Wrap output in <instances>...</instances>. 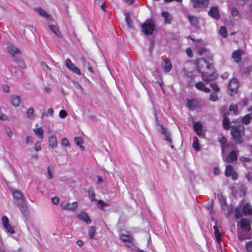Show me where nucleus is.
<instances>
[{"instance_id":"nucleus-29","label":"nucleus","mask_w":252,"mask_h":252,"mask_svg":"<svg viewBox=\"0 0 252 252\" xmlns=\"http://www.w3.org/2000/svg\"><path fill=\"white\" fill-rule=\"evenodd\" d=\"M229 123H230V122H229V118L227 117H225V118L223 117V119L222 121V125L223 126V128L225 129L228 130L229 129V128H230Z\"/></svg>"},{"instance_id":"nucleus-23","label":"nucleus","mask_w":252,"mask_h":252,"mask_svg":"<svg viewBox=\"0 0 252 252\" xmlns=\"http://www.w3.org/2000/svg\"><path fill=\"white\" fill-rule=\"evenodd\" d=\"M14 198L18 200V202H24L25 201L22 193L19 190H15L13 192Z\"/></svg>"},{"instance_id":"nucleus-61","label":"nucleus","mask_w":252,"mask_h":252,"mask_svg":"<svg viewBox=\"0 0 252 252\" xmlns=\"http://www.w3.org/2000/svg\"><path fill=\"white\" fill-rule=\"evenodd\" d=\"M97 201L99 205H101V206H102V207H101V210H103V206H104V205H105L106 204V203H105L103 201H102V200H97Z\"/></svg>"},{"instance_id":"nucleus-42","label":"nucleus","mask_w":252,"mask_h":252,"mask_svg":"<svg viewBox=\"0 0 252 252\" xmlns=\"http://www.w3.org/2000/svg\"><path fill=\"white\" fill-rule=\"evenodd\" d=\"M1 220L2 221V224H3V226L4 227L9 225V220L7 217H6L5 216H2V217L1 218Z\"/></svg>"},{"instance_id":"nucleus-58","label":"nucleus","mask_w":252,"mask_h":252,"mask_svg":"<svg viewBox=\"0 0 252 252\" xmlns=\"http://www.w3.org/2000/svg\"><path fill=\"white\" fill-rule=\"evenodd\" d=\"M41 149L40 142L37 141L35 145V150L36 151H39Z\"/></svg>"},{"instance_id":"nucleus-34","label":"nucleus","mask_w":252,"mask_h":252,"mask_svg":"<svg viewBox=\"0 0 252 252\" xmlns=\"http://www.w3.org/2000/svg\"><path fill=\"white\" fill-rule=\"evenodd\" d=\"M192 147L197 151L200 150V147L198 143V139L197 137H194Z\"/></svg>"},{"instance_id":"nucleus-41","label":"nucleus","mask_w":252,"mask_h":252,"mask_svg":"<svg viewBox=\"0 0 252 252\" xmlns=\"http://www.w3.org/2000/svg\"><path fill=\"white\" fill-rule=\"evenodd\" d=\"M238 239L241 241H243L246 239L250 238L249 237H248V235L240 232L238 233Z\"/></svg>"},{"instance_id":"nucleus-31","label":"nucleus","mask_w":252,"mask_h":252,"mask_svg":"<svg viewBox=\"0 0 252 252\" xmlns=\"http://www.w3.org/2000/svg\"><path fill=\"white\" fill-rule=\"evenodd\" d=\"M95 227L94 226H91L88 231L89 237L91 239H94L95 233Z\"/></svg>"},{"instance_id":"nucleus-43","label":"nucleus","mask_w":252,"mask_h":252,"mask_svg":"<svg viewBox=\"0 0 252 252\" xmlns=\"http://www.w3.org/2000/svg\"><path fill=\"white\" fill-rule=\"evenodd\" d=\"M202 127V124L199 122L195 123L193 126V128L195 131L201 130Z\"/></svg>"},{"instance_id":"nucleus-4","label":"nucleus","mask_w":252,"mask_h":252,"mask_svg":"<svg viewBox=\"0 0 252 252\" xmlns=\"http://www.w3.org/2000/svg\"><path fill=\"white\" fill-rule=\"evenodd\" d=\"M210 0H191L192 6L198 11L205 10L209 5Z\"/></svg>"},{"instance_id":"nucleus-2","label":"nucleus","mask_w":252,"mask_h":252,"mask_svg":"<svg viewBox=\"0 0 252 252\" xmlns=\"http://www.w3.org/2000/svg\"><path fill=\"white\" fill-rule=\"evenodd\" d=\"M143 32L147 35H151L155 30V25L151 19H147L141 26Z\"/></svg>"},{"instance_id":"nucleus-11","label":"nucleus","mask_w":252,"mask_h":252,"mask_svg":"<svg viewBox=\"0 0 252 252\" xmlns=\"http://www.w3.org/2000/svg\"><path fill=\"white\" fill-rule=\"evenodd\" d=\"M34 10L37 12L41 16L46 18V19L50 21H53L52 17L48 14L41 7H37L34 8Z\"/></svg>"},{"instance_id":"nucleus-33","label":"nucleus","mask_w":252,"mask_h":252,"mask_svg":"<svg viewBox=\"0 0 252 252\" xmlns=\"http://www.w3.org/2000/svg\"><path fill=\"white\" fill-rule=\"evenodd\" d=\"M252 119V117L250 115L248 114L242 118L241 120L243 123L244 124L247 125L250 123L251 120Z\"/></svg>"},{"instance_id":"nucleus-22","label":"nucleus","mask_w":252,"mask_h":252,"mask_svg":"<svg viewBox=\"0 0 252 252\" xmlns=\"http://www.w3.org/2000/svg\"><path fill=\"white\" fill-rule=\"evenodd\" d=\"M165 64L163 65V69L165 72H169L172 68V63L170 60L166 58L164 60Z\"/></svg>"},{"instance_id":"nucleus-18","label":"nucleus","mask_w":252,"mask_h":252,"mask_svg":"<svg viewBox=\"0 0 252 252\" xmlns=\"http://www.w3.org/2000/svg\"><path fill=\"white\" fill-rule=\"evenodd\" d=\"M237 160V154L235 151H231L225 159L227 162H232Z\"/></svg>"},{"instance_id":"nucleus-14","label":"nucleus","mask_w":252,"mask_h":252,"mask_svg":"<svg viewBox=\"0 0 252 252\" xmlns=\"http://www.w3.org/2000/svg\"><path fill=\"white\" fill-rule=\"evenodd\" d=\"M77 217L80 219L81 220L85 222L87 224H90L92 223L91 219L85 212H81L77 215Z\"/></svg>"},{"instance_id":"nucleus-6","label":"nucleus","mask_w":252,"mask_h":252,"mask_svg":"<svg viewBox=\"0 0 252 252\" xmlns=\"http://www.w3.org/2000/svg\"><path fill=\"white\" fill-rule=\"evenodd\" d=\"M238 87L239 83L238 80L235 78L231 79L227 86L229 94L231 96L236 94Z\"/></svg>"},{"instance_id":"nucleus-24","label":"nucleus","mask_w":252,"mask_h":252,"mask_svg":"<svg viewBox=\"0 0 252 252\" xmlns=\"http://www.w3.org/2000/svg\"><path fill=\"white\" fill-rule=\"evenodd\" d=\"M195 87L198 89V90H200L202 91H203L205 93H209L210 91V89L208 88H207L205 86L204 83L202 82H199L195 84Z\"/></svg>"},{"instance_id":"nucleus-39","label":"nucleus","mask_w":252,"mask_h":252,"mask_svg":"<svg viewBox=\"0 0 252 252\" xmlns=\"http://www.w3.org/2000/svg\"><path fill=\"white\" fill-rule=\"evenodd\" d=\"M34 109L32 107L30 108L27 111V116L30 119H32L33 117L32 116L34 113Z\"/></svg>"},{"instance_id":"nucleus-25","label":"nucleus","mask_w":252,"mask_h":252,"mask_svg":"<svg viewBox=\"0 0 252 252\" xmlns=\"http://www.w3.org/2000/svg\"><path fill=\"white\" fill-rule=\"evenodd\" d=\"M49 144L52 148H54L57 146V140L54 135H51L49 137Z\"/></svg>"},{"instance_id":"nucleus-26","label":"nucleus","mask_w":252,"mask_h":252,"mask_svg":"<svg viewBox=\"0 0 252 252\" xmlns=\"http://www.w3.org/2000/svg\"><path fill=\"white\" fill-rule=\"evenodd\" d=\"M20 101V97L18 95H13L11 97V104L15 107L19 105Z\"/></svg>"},{"instance_id":"nucleus-27","label":"nucleus","mask_w":252,"mask_h":252,"mask_svg":"<svg viewBox=\"0 0 252 252\" xmlns=\"http://www.w3.org/2000/svg\"><path fill=\"white\" fill-rule=\"evenodd\" d=\"M33 131L36 135L41 140H42L43 139L44 132L42 128L40 127L37 128H35L34 129Z\"/></svg>"},{"instance_id":"nucleus-21","label":"nucleus","mask_w":252,"mask_h":252,"mask_svg":"<svg viewBox=\"0 0 252 252\" xmlns=\"http://www.w3.org/2000/svg\"><path fill=\"white\" fill-rule=\"evenodd\" d=\"M243 213L245 216L252 215V207L249 203H246L242 208Z\"/></svg>"},{"instance_id":"nucleus-55","label":"nucleus","mask_w":252,"mask_h":252,"mask_svg":"<svg viewBox=\"0 0 252 252\" xmlns=\"http://www.w3.org/2000/svg\"><path fill=\"white\" fill-rule=\"evenodd\" d=\"M4 228H5L7 229V231L11 234H14L15 233V230L11 227L10 224Z\"/></svg>"},{"instance_id":"nucleus-19","label":"nucleus","mask_w":252,"mask_h":252,"mask_svg":"<svg viewBox=\"0 0 252 252\" xmlns=\"http://www.w3.org/2000/svg\"><path fill=\"white\" fill-rule=\"evenodd\" d=\"M49 29L52 31V32L58 37L62 38L63 37L62 33L60 31L59 28L54 25H49L48 26Z\"/></svg>"},{"instance_id":"nucleus-46","label":"nucleus","mask_w":252,"mask_h":252,"mask_svg":"<svg viewBox=\"0 0 252 252\" xmlns=\"http://www.w3.org/2000/svg\"><path fill=\"white\" fill-rule=\"evenodd\" d=\"M188 106L190 109H194L195 108L194 101L192 100H189L188 102Z\"/></svg>"},{"instance_id":"nucleus-49","label":"nucleus","mask_w":252,"mask_h":252,"mask_svg":"<svg viewBox=\"0 0 252 252\" xmlns=\"http://www.w3.org/2000/svg\"><path fill=\"white\" fill-rule=\"evenodd\" d=\"M47 173H48V176H47L48 179H51L53 178V176L51 170V167L50 166H48L47 167Z\"/></svg>"},{"instance_id":"nucleus-52","label":"nucleus","mask_w":252,"mask_h":252,"mask_svg":"<svg viewBox=\"0 0 252 252\" xmlns=\"http://www.w3.org/2000/svg\"><path fill=\"white\" fill-rule=\"evenodd\" d=\"M207 52V49L204 47H200L198 49V52L200 55H202Z\"/></svg>"},{"instance_id":"nucleus-62","label":"nucleus","mask_w":252,"mask_h":252,"mask_svg":"<svg viewBox=\"0 0 252 252\" xmlns=\"http://www.w3.org/2000/svg\"><path fill=\"white\" fill-rule=\"evenodd\" d=\"M3 90L6 93H8L10 90L9 87L8 85H4L3 86Z\"/></svg>"},{"instance_id":"nucleus-13","label":"nucleus","mask_w":252,"mask_h":252,"mask_svg":"<svg viewBox=\"0 0 252 252\" xmlns=\"http://www.w3.org/2000/svg\"><path fill=\"white\" fill-rule=\"evenodd\" d=\"M241 228L245 231H249L251 229L250 220L247 219H242L240 222Z\"/></svg>"},{"instance_id":"nucleus-37","label":"nucleus","mask_w":252,"mask_h":252,"mask_svg":"<svg viewBox=\"0 0 252 252\" xmlns=\"http://www.w3.org/2000/svg\"><path fill=\"white\" fill-rule=\"evenodd\" d=\"M235 218L236 219L240 218L242 216L241 208H237L234 210Z\"/></svg>"},{"instance_id":"nucleus-47","label":"nucleus","mask_w":252,"mask_h":252,"mask_svg":"<svg viewBox=\"0 0 252 252\" xmlns=\"http://www.w3.org/2000/svg\"><path fill=\"white\" fill-rule=\"evenodd\" d=\"M74 141L75 144L78 146L82 144V143H83V140L82 138L80 137H75Z\"/></svg>"},{"instance_id":"nucleus-28","label":"nucleus","mask_w":252,"mask_h":252,"mask_svg":"<svg viewBox=\"0 0 252 252\" xmlns=\"http://www.w3.org/2000/svg\"><path fill=\"white\" fill-rule=\"evenodd\" d=\"M126 16V21L127 26L129 28H133V22L131 19L130 18V14L129 12H126L125 13Z\"/></svg>"},{"instance_id":"nucleus-17","label":"nucleus","mask_w":252,"mask_h":252,"mask_svg":"<svg viewBox=\"0 0 252 252\" xmlns=\"http://www.w3.org/2000/svg\"><path fill=\"white\" fill-rule=\"evenodd\" d=\"M8 51L14 58L15 56H19L20 54L19 49L13 45H10L8 47Z\"/></svg>"},{"instance_id":"nucleus-38","label":"nucleus","mask_w":252,"mask_h":252,"mask_svg":"<svg viewBox=\"0 0 252 252\" xmlns=\"http://www.w3.org/2000/svg\"><path fill=\"white\" fill-rule=\"evenodd\" d=\"M220 33L221 35H222L223 37H226L227 36V31L225 27L222 26L220 27Z\"/></svg>"},{"instance_id":"nucleus-7","label":"nucleus","mask_w":252,"mask_h":252,"mask_svg":"<svg viewBox=\"0 0 252 252\" xmlns=\"http://www.w3.org/2000/svg\"><path fill=\"white\" fill-rule=\"evenodd\" d=\"M225 175L227 177H231L232 179L235 180L238 178V175L234 168L231 165H227L226 167Z\"/></svg>"},{"instance_id":"nucleus-8","label":"nucleus","mask_w":252,"mask_h":252,"mask_svg":"<svg viewBox=\"0 0 252 252\" xmlns=\"http://www.w3.org/2000/svg\"><path fill=\"white\" fill-rule=\"evenodd\" d=\"M65 65L66 67L70 70L73 72L80 75L81 74V72L79 68L76 67L70 61V59H67L65 61Z\"/></svg>"},{"instance_id":"nucleus-20","label":"nucleus","mask_w":252,"mask_h":252,"mask_svg":"<svg viewBox=\"0 0 252 252\" xmlns=\"http://www.w3.org/2000/svg\"><path fill=\"white\" fill-rule=\"evenodd\" d=\"M13 61L14 62H15L16 63L18 64L20 67L22 68H25L26 67V64L24 60L21 58L20 55L15 56L14 59Z\"/></svg>"},{"instance_id":"nucleus-50","label":"nucleus","mask_w":252,"mask_h":252,"mask_svg":"<svg viewBox=\"0 0 252 252\" xmlns=\"http://www.w3.org/2000/svg\"><path fill=\"white\" fill-rule=\"evenodd\" d=\"M41 67L42 68V69L45 71H47L48 70H50V68L49 67V66L47 65V64L44 63V62H42L41 63Z\"/></svg>"},{"instance_id":"nucleus-44","label":"nucleus","mask_w":252,"mask_h":252,"mask_svg":"<svg viewBox=\"0 0 252 252\" xmlns=\"http://www.w3.org/2000/svg\"><path fill=\"white\" fill-rule=\"evenodd\" d=\"M246 249L247 252H252V241H249L246 243Z\"/></svg>"},{"instance_id":"nucleus-30","label":"nucleus","mask_w":252,"mask_h":252,"mask_svg":"<svg viewBox=\"0 0 252 252\" xmlns=\"http://www.w3.org/2000/svg\"><path fill=\"white\" fill-rule=\"evenodd\" d=\"M162 15L165 19V22L166 24H170L171 22V18L170 17L169 13L166 11L162 12Z\"/></svg>"},{"instance_id":"nucleus-59","label":"nucleus","mask_w":252,"mask_h":252,"mask_svg":"<svg viewBox=\"0 0 252 252\" xmlns=\"http://www.w3.org/2000/svg\"><path fill=\"white\" fill-rule=\"evenodd\" d=\"M0 119L1 120H3V121L7 120V117L0 111Z\"/></svg>"},{"instance_id":"nucleus-51","label":"nucleus","mask_w":252,"mask_h":252,"mask_svg":"<svg viewBox=\"0 0 252 252\" xmlns=\"http://www.w3.org/2000/svg\"><path fill=\"white\" fill-rule=\"evenodd\" d=\"M211 87L212 88V89L213 90H214L215 91H216V92L220 91V88L217 84H216V83L211 84Z\"/></svg>"},{"instance_id":"nucleus-32","label":"nucleus","mask_w":252,"mask_h":252,"mask_svg":"<svg viewBox=\"0 0 252 252\" xmlns=\"http://www.w3.org/2000/svg\"><path fill=\"white\" fill-rule=\"evenodd\" d=\"M18 206L20 207L21 211L22 213L25 214L27 211V206L26 205L25 203V201L24 202H18Z\"/></svg>"},{"instance_id":"nucleus-15","label":"nucleus","mask_w":252,"mask_h":252,"mask_svg":"<svg viewBox=\"0 0 252 252\" xmlns=\"http://www.w3.org/2000/svg\"><path fill=\"white\" fill-rule=\"evenodd\" d=\"M120 239L124 242H127L126 246L131 247L133 243V238L130 235L122 234L120 236Z\"/></svg>"},{"instance_id":"nucleus-40","label":"nucleus","mask_w":252,"mask_h":252,"mask_svg":"<svg viewBox=\"0 0 252 252\" xmlns=\"http://www.w3.org/2000/svg\"><path fill=\"white\" fill-rule=\"evenodd\" d=\"M209 99L212 101H216L218 99V94L216 93H212L209 96Z\"/></svg>"},{"instance_id":"nucleus-48","label":"nucleus","mask_w":252,"mask_h":252,"mask_svg":"<svg viewBox=\"0 0 252 252\" xmlns=\"http://www.w3.org/2000/svg\"><path fill=\"white\" fill-rule=\"evenodd\" d=\"M67 113L66 111L64 110H62L59 112V116L62 119L65 118L67 116Z\"/></svg>"},{"instance_id":"nucleus-45","label":"nucleus","mask_w":252,"mask_h":252,"mask_svg":"<svg viewBox=\"0 0 252 252\" xmlns=\"http://www.w3.org/2000/svg\"><path fill=\"white\" fill-rule=\"evenodd\" d=\"M231 13L233 16H237L239 15V12L236 7H233L231 10Z\"/></svg>"},{"instance_id":"nucleus-56","label":"nucleus","mask_w":252,"mask_h":252,"mask_svg":"<svg viewBox=\"0 0 252 252\" xmlns=\"http://www.w3.org/2000/svg\"><path fill=\"white\" fill-rule=\"evenodd\" d=\"M214 229L215 230V236H220L221 235L220 232V231L219 230V228H218V227H217V225H215L214 226Z\"/></svg>"},{"instance_id":"nucleus-12","label":"nucleus","mask_w":252,"mask_h":252,"mask_svg":"<svg viewBox=\"0 0 252 252\" xmlns=\"http://www.w3.org/2000/svg\"><path fill=\"white\" fill-rule=\"evenodd\" d=\"M187 17L189 21L190 24L196 29H199V18L196 16L188 15Z\"/></svg>"},{"instance_id":"nucleus-16","label":"nucleus","mask_w":252,"mask_h":252,"mask_svg":"<svg viewBox=\"0 0 252 252\" xmlns=\"http://www.w3.org/2000/svg\"><path fill=\"white\" fill-rule=\"evenodd\" d=\"M244 53V51L241 50H237L234 52L232 54V57L236 62L239 63L241 60V56Z\"/></svg>"},{"instance_id":"nucleus-60","label":"nucleus","mask_w":252,"mask_h":252,"mask_svg":"<svg viewBox=\"0 0 252 252\" xmlns=\"http://www.w3.org/2000/svg\"><path fill=\"white\" fill-rule=\"evenodd\" d=\"M240 160H241L243 162H248L251 161V159L250 158H248L246 157H242L240 158Z\"/></svg>"},{"instance_id":"nucleus-64","label":"nucleus","mask_w":252,"mask_h":252,"mask_svg":"<svg viewBox=\"0 0 252 252\" xmlns=\"http://www.w3.org/2000/svg\"><path fill=\"white\" fill-rule=\"evenodd\" d=\"M246 178L249 181H251L252 180V173L250 172L247 174Z\"/></svg>"},{"instance_id":"nucleus-3","label":"nucleus","mask_w":252,"mask_h":252,"mask_svg":"<svg viewBox=\"0 0 252 252\" xmlns=\"http://www.w3.org/2000/svg\"><path fill=\"white\" fill-rule=\"evenodd\" d=\"M231 133L236 143L241 144L243 143V140L242 137V133H244V130H241L237 126H232Z\"/></svg>"},{"instance_id":"nucleus-35","label":"nucleus","mask_w":252,"mask_h":252,"mask_svg":"<svg viewBox=\"0 0 252 252\" xmlns=\"http://www.w3.org/2000/svg\"><path fill=\"white\" fill-rule=\"evenodd\" d=\"M229 110L230 111H233L235 115H237L239 114L238 107L236 105L232 104L230 106Z\"/></svg>"},{"instance_id":"nucleus-57","label":"nucleus","mask_w":252,"mask_h":252,"mask_svg":"<svg viewBox=\"0 0 252 252\" xmlns=\"http://www.w3.org/2000/svg\"><path fill=\"white\" fill-rule=\"evenodd\" d=\"M186 53L189 57L191 58L193 57L192 51L190 48H187L186 49Z\"/></svg>"},{"instance_id":"nucleus-54","label":"nucleus","mask_w":252,"mask_h":252,"mask_svg":"<svg viewBox=\"0 0 252 252\" xmlns=\"http://www.w3.org/2000/svg\"><path fill=\"white\" fill-rule=\"evenodd\" d=\"M52 203L54 204L57 205L59 203V198L58 197L54 196L51 198Z\"/></svg>"},{"instance_id":"nucleus-5","label":"nucleus","mask_w":252,"mask_h":252,"mask_svg":"<svg viewBox=\"0 0 252 252\" xmlns=\"http://www.w3.org/2000/svg\"><path fill=\"white\" fill-rule=\"evenodd\" d=\"M78 203L74 201L71 203L63 201L61 203V207L62 210H66L71 212H75L78 208Z\"/></svg>"},{"instance_id":"nucleus-63","label":"nucleus","mask_w":252,"mask_h":252,"mask_svg":"<svg viewBox=\"0 0 252 252\" xmlns=\"http://www.w3.org/2000/svg\"><path fill=\"white\" fill-rule=\"evenodd\" d=\"M90 119L91 120L94 122H96L97 121V118L96 116L94 115H91L90 116Z\"/></svg>"},{"instance_id":"nucleus-9","label":"nucleus","mask_w":252,"mask_h":252,"mask_svg":"<svg viewBox=\"0 0 252 252\" xmlns=\"http://www.w3.org/2000/svg\"><path fill=\"white\" fill-rule=\"evenodd\" d=\"M157 124L158 126H159L161 128V130H159V131L165 137V140L169 142L170 144L172 143V139L170 137V134L168 132L166 128L164 127L163 126L159 125L158 122V118H157Z\"/></svg>"},{"instance_id":"nucleus-1","label":"nucleus","mask_w":252,"mask_h":252,"mask_svg":"<svg viewBox=\"0 0 252 252\" xmlns=\"http://www.w3.org/2000/svg\"><path fill=\"white\" fill-rule=\"evenodd\" d=\"M198 71L201 74L202 78L205 82L215 80L218 75L213 65L208 62L205 59H199L196 61Z\"/></svg>"},{"instance_id":"nucleus-53","label":"nucleus","mask_w":252,"mask_h":252,"mask_svg":"<svg viewBox=\"0 0 252 252\" xmlns=\"http://www.w3.org/2000/svg\"><path fill=\"white\" fill-rule=\"evenodd\" d=\"M62 144H63V145L65 147L69 146V142H68V140L67 139V138H63L62 139Z\"/></svg>"},{"instance_id":"nucleus-10","label":"nucleus","mask_w":252,"mask_h":252,"mask_svg":"<svg viewBox=\"0 0 252 252\" xmlns=\"http://www.w3.org/2000/svg\"><path fill=\"white\" fill-rule=\"evenodd\" d=\"M208 14L209 16L212 17V18L219 19H220V13L219 11V8L218 6H212L210 10L208 12Z\"/></svg>"},{"instance_id":"nucleus-36","label":"nucleus","mask_w":252,"mask_h":252,"mask_svg":"<svg viewBox=\"0 0 252 252\" xmlns=\"http://www.w3.org/2000/svg\"><path fill=\"white\" fill-rule=\"evenodd\" d=\"M88 193L89 194V198L92 202L97 201V199L95 198V193L94 190L92 189L89 190Z\"/></svg>"}]
</instances>
